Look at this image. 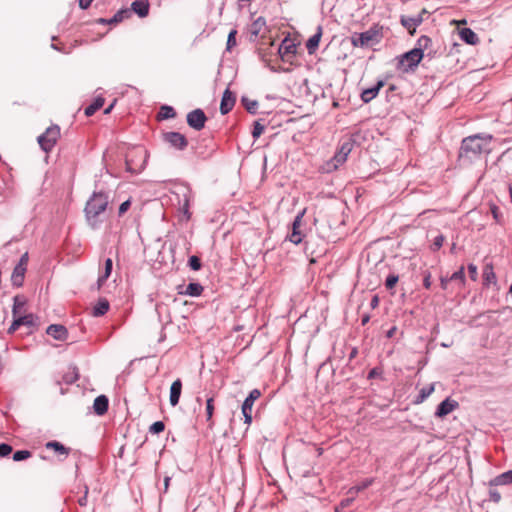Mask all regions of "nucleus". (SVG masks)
<instances>
[{
  "label": "nucleus",
  "instance_id": "42",
  "mask_svg": "<svg viewBox=\"0 0 512 512\" xmlns=\"http://www.w3.org/2000/svg\"><path fill=\"white\" fill-rule=\"evenodd\" d=\"M464 279H465V276H464V267H460L459 270H457L456 272H454L451 276H450V280L451 281H459L460 284H463L464 283Z\"/></svg>",
  "mask_w": 512,
  "mask_h": 512
},
{
  "label": "nucleus",
  "instance_id": "37",
  "mask_svg": "<svg viewBox=\"0 0 512 512\" xmlns=\"http://www.w3.org/2000/svg\"><path fill=\"white\" fill-rule=\"evenodd\" d=\"M352 149H353V142L351 139H348L341 143L338 150L345 153L346 155H349L350 152L352 151Z\"/></svg>",
  "mask_w": 512,
  "mask_h": 512
},
{
  "label": "nucleus",
  "instance_id": "13",
  "mask_svg": "<svg viewBox=\"0 0 512 512\" xmlns=\"http://www.w3.org/2000/svg\"><path fill=\"white\" fill-rule=\"evenodd\" d=\"M304 213H305V210L298 213V215L294 218V221L292 223V233L289 236V240L294 244H299L302 241V234L299 230V227L301 225V221H302Z\"/></svg>",
  "mask_w": 512,
  "mask_h": 512
},
{
  "label": "nucleus",
  "instance_id": "61",
  "mask_svg": "<svg viewBox=\"0 0 512 512\" xmlns=\"http://www.w3.org/2000/svg\"><path fill=\"white\" fill-rule=\"evenodd\" d=\"M379 301H380V300H379V296H378V295H374V296L372 297L371 301H370V307H371L372 309L377 308V307H378V305H379Z\"/></svg>",
  "mask_w": 512,
  "mask_h": 512
},
{
  "label": "nucleus",
  "instance_id": "1",
  "mask_svg": "<svg viewBox=\"0 0 512 512\" xmlns=\"http://www.w3.org/2000/svg\"><path fill=\"white\" fill-rule=\"evenodd\" d=\"M492 135L487 133H478L465 137L459 150V161L462 165H469L481 160L488 155L491 150Z\"/></svg>",
  "mask_w": 512,
  "mask_h": 512
},
{
  "label": "nucleus",
  "instance_id": "22",
  "mask_svg": "<svg viewBox=\"0 0 512 512\" xmlns=\"http://www.w3.org/2000/svg\"><path fill=\"white\" fill-rule=\"evenodd\" d=\"M112 268H113V262H112V259L110 258H107L105 260V267H104V272L99 275L98 277V280H97V289L99 290L103 284L105 283V281L109 278V276L111 275V272H112Z\"/></svg>",
  "mask_w": 512,
  "mask_h": 512
},
{
  "label": "nucleus",
  "instance_id": "53",
  "mask_svg": "<svg viewBox=\"0 0 512 512\" xmlns=\"http://www.w3.org/2000/svg\"><path fill=\"white\" fill-rule=\"evenodd\" d=\"M131 206L130 200H126L119 206V215L124 214Z\"/></svg>",
  "mask_w": 512,
  "mask_h": 512
},
{
  "label": "nucleus",
  "instance_id": "23",
  "mask_svg": "<svg viewBox=\"0 0 512 512\" xmlns=\"http://www.w3.org/2000/svg\"><path fill=\"white\" fill-rule=\"evenodd\" d=\"M203 292V286L196 282H191L186 286V289L182 294L192 296V297H198Z\"/></svg>",
  "mask_w": 512,
  "mask_h": 512
},
{
  "label": "nucleus",
  "instance_id": "36",
  "mask_svg": "<svg viewBox=\"0 0 512 512\" xmlns=\"http://www.w3.org/2000/svg\"><path fill=\"white\" fill-rule=\"evenodd\" d=\"M31 456V452L28 450H18L13 454V460L16 462L28 459Z\"/></svg>",
  "mask_w": 512,
  "mask_h": 512
},
{
  "label": "nucleus",
  "instance_id": "51",
  "mask_svg": "<svg viewBox=\"0 0 512 512\" xmlns=\"http://www.w3.org/2000/svg\"><path fill=\"white\" fill-rule=\"evenodd\" d=\"M11 281L14 286L20 287L23 284L24 276L22 275H11Z\"/></svg>",
  "mask_w": 512,
  "mask_h": 512
},
{
  "label": "nucleus",
  "instance_id": "64",
  "mask_svg": "<svg viewBox=\"0 0 512 512\" xmlns=\"http://www.w3.org/2000/svg\"><path fill=\"white\" fill-rule=\"evenodd\" d=\"M396 330L397 328L395 326L391 327L387 332H386V337L387 338H392L395 333H396Z\"/></svg>",
  "mask_w": 512,
  "mask_h": 512
},
{
  "label": "nucleus",
  "instance_id": "18",
  "mask_svg": "<svg viewBox=\"0 0 512 512\" xmlns=\"http://www.w3.org/2000/svg\"><path fill=\"white\" fill-rule=\"evenodd\" d=\"M423 19L421 16L417 17H401V24L409 31L412 35L415 33L416 28L422 23Z\"/></svg>",
  "mask_w": 512,
  "mask_h": 512
},
{
  "label": "nucleus",
  "instance_id": "29",
  "mask_svg": "<svg viewBox=\"0 0 512 512\" xmlns=\"http://www.w3.org/2000/svg\"><path fill=\"white\" fill-rule=\"evenodd\" d=\"M435 390L434 384H430L420 389L415 403L419 404L424 402Z\"/></svg>",
  "mask_w": 512,
  "mask_h": 512
},
{
  "label": "nucleus",
  "instance_id": "60",
  "mask_svg": "<svg viewBox=\"0 0 512 512\" xmlns=\"http://www.w3.org/2000/svg\"><path fill=\"white\" fill-rule=\"evenodd\" d=\"M28 259H29L28 253H27V252H25V253L20 257V260H19V262H18V265H22V266H24V267H27Z\"/></svg>",
  "mask_w": 512,
  "mask_h": 512
},
{
  "label": "nucleus",
  "instance_id": "62",
  "mask_svg": "<svg viewBox=\"0 0 512 512\" xmlns=\"http://www.w3.org/2000/svg\"><path fill=\"white\" fill-rule=\"evenodd\" d=\"M20 305H22V303H21V302H19L18 297H15V298H14L13 309H12V313H13V315H14V316L17 314V309H18V307H19Z\"/></svg>",
  "mask_w": 512,
  "mask_h": 512
},
{
  "label": "nucleus",
  "instance_id": "34",
  "mask_svg": "<svg viewBox=\"0 0 512 512\" xmlns=\"http://www.w3.org/2000/svg\"><path fill=\"white\" fill-rule=\"evenodd\" d=\"M46 448L53 449L55 452L59 454L68 455L69 449L66 448L63 444L58 441H50L46 444Z\"/></svg>",
  "mask_w": 512,
  "mask_h": 512
},
{
  "label": "nucleus",
  "instance_id": "58",
  "mask_svg": "<svg viewBox=\"0 0 512 512\" xmlns=\"http://www.w3.org/2000/svg\"><path fill=\"white\" fill-rule=\"evenodd\" d=\"M431 275L430 273H427L423 279V286L426 288V289H430L431 288Z\"/></svg>",
  "mask_w": 512,
  "mask_h": 512
},
{
  "label": "nucleus",
  "instance_id": "47",
  "mask_svg": "<svg viewBox=\"0 0 512 512\" xmlns=\"http://www.w3.org/2000/svg\"><path fill=\"white\" fill-rule=\"evenodd\" d=\"M12 452V446L7 443L0 444V457L8 456Z\"/></svg>",
  "mask_w": 512,
  "mask_h": 512
},
{
  "label": "nucleus",
  "instance_id": "5",
  "mask_svg": "<svg viewBox=\"0 0 512 512\" xmlns=\"http://www.w3.org/2000/svg\"><path fill=\"white\" fill-rule=\"evenodd\" d=\"M379 31L375 28H370L362 33H354L351 36V43L354 47H367L374 42H378L377 36Z\"/></svg>",
  "mask_w": 512,
  "mask_h": 512
},
{
  "label": "nucleus",
  "instance_id": "14",
  "mask_svg": "<svg viewBox=\"0 0 512 512\" xmlns=\"http://www.w3.org/2000/svg\"><path fill=\"white\" fill-rule=\"evenodd\" d=\"M46 333L56 340L64 341L68 336V331L65 326L60 324H51L48 326Z\"/></svg>",
  "mask_w": 512,
  "mask_h": 512
},
{
  "label": "nucleus",
  "instance_id": "20",
  "mask_svg": "<svg viewBox=\"0 0 512 512\" xmlns=\"http://www.w3.org/2000/svg\"><path fill=\"white\" fill-rule=\"evenodd\" d=\"M321 36H322V27L318 26L317 32L314 35H312L306 43V48H307L309 54H313L316 51V49L319 46Z\"/></svg>",
  "mask_w": 512,
  "mask_h": 512
},
{
  "label": "nucleus",
  "instance_id": "41",
  "mask_svg": "<svg viewBox=\"0 0 512 512\" xmlns=\"http://www.w3.org/2000/svg\"><path fill=\"white\" fill-rule=\"evenodd\" d=\"M483 276L485 284L491 283L495 279V274L492 270V267L486 266L484 269Z\"/></svg>",
  "mask_w": 512,
  "mask_h": 512
},
{
  "label": "nucleus",
  "instance_id": "10",
  "mask_svg": "<svg viewBox=\"0 0 512 512\" xmlns=\"http://www.w3.org/2000/svg\"><path fill=\"white\" fill-rule=\"evenodd\" d=\"M348 155L338 150L335 155L328 160L322 167L323 172L331 173L338 169L343 163L346 162Z\"/></svg>",
  "mask_w": 512,
  "mask_h": 512
},
{
  "label": "nucleus",
  "instance_id": "55",
  "mask_svg": "<svg viewBox=\"0 0 512 512\" xmlns=\"http://www.w3.org/2000/svg\"><path fill=\"white\" fill-rule=\"evenodd\" d=\"M490 499L494 502H498L501 499L500 493L495 489H490Z\"/></svg>",
  "mask_w": 512,
  "mask_h": 512
},
{
  "label": "nucleus",
  "instance_id": "17",
  "mask_svg": "<svg viewBox=\"0 0 512 512\" xmlns=\"http://www.w3.org/2000/svg\"><path fill=\"white\" fill-rule=\"evenodd\" d=\"M108 406H109L108 398L105 395H99L94 400L93 410H94L95 414L102 416L107 412Z\"/></svg>",
  "mask_w": 512,
  "mask_h": 512
},
{
  "label": "nucleus",
  "instance_id": "46",
  "mask_svg": "<svg viewBox=\"0 0 512 512\" xmlns=\"http://www.w3.org/2000/svg\"><path fill=\"white\" fill-rule=\"evenodd\" d=\"M214 412L213 398H208L206 401V415L207 421L211 420Z\"/></svg>",
  "mask_w": 512,
  "mask_h": 512
},
{
  "label": "nucleus",
  "instance_id": "35",
  "mask_svg": "<svg viewBox=\"0 0 512 512\" xmlns=\"http://www.w3.org/2000/svg\"><path fill=\"white\" fill-rule=\"evenodd\" d=\"M176 116V112L172 106L163 105L160 108L159 117L161 119H171Z\"/></svg>",
  "mask_w": 512,
  "mask_h": 512
},
{
  "label": "nucleus",
  "instance_id": "11",
  "mask_svg": "<svg viewBox=\"0 0 512 512\" xmlns=\"http://www.w3.org/2000/svg\"><path fill=\"white\" fill-rule=\"evenodd\" d=\"M458 406L459 404L456 400L447 397L437 406L435 416L438 418H443L458 408Z\"/></svg>",
  "mask_w": 512,
  "mask_h": 512
},
{
  "label": "nucleus",
  "instance_id": "28",
  "mask_svg": "<svg viewBox=\"0 0 512 512\" xmlns=\"http://www.w3.org/2000/svg\"><path fill=\"white\" fill-rule=\"evenodd\" d=\"M512 483V470H508L501 475L496 476L490 481V485L509 484Z\"/></svg>",
  "mask_w": 512,
  "mask_h": 512
},
{
  "label": "nucleus",
  "instance_id": "30",
  "mask_svg": "<svg viewBox=\"0 0 512 512\" xmlns=\"http://www.w3.org/2000/svg\"><path fill=\"white\" fill-rule=\"evenodd\" d=\"M279 53L283 58L288 54H295L296 45L285 39L279 47Z\"/></svg>",
  "mask_w": 512,
  "mask_h": 512
},
{
  "label": "nucleus",
  "instance_id": "19",
  "mask_svg": "<svg viewBox=\"0 0 512 512\" xmlns=\"http://www.w3.org/2000/svg\"><path fill=\"white\" fill-rule=\"evenodd\" d=\"M182 391V382L180 379H176L170 387L169 401L172 406H176L179 403V399Z\"/></svg>",
  "mask_w": 512,
  "mask_h": 512
},
{
  "label": "nucleus",
  "instance_id": "40",
  "mask_svg": "<svg viewBox=\"0 0 512 512\" xmlns=\"http://www.w3.org/2000/svg\"><path fill=\"white\" fill-rule=\"evenodd\" d=\"M164 429L165 424L162 421H156L150 426L149 431L153 434H159L163 432Z\"/></svg>",
  "mask_w": 512,
  "mask_h": 512
},
{
  "label": "nucleus",
  "instance_id": "8",
  "mask_svg": "<svg viewBox=\"0 0 512 512\" xmlns=\"http://www.w3.org/2000/svg\"><path fill=\"white\" fill-rule=\"evenodd\" d=\"M186 120L192 129L200 131L205 127L207 117L202 109L197 108L187 114Z\"/></svg>",
  "mask_w": 512,
  "mask_h": 512
},
{
  "label": "nucleus",
  "instance_id": "16",
  "mask_svg": "<svg viewBox=\"0 0 512 512\" xmlns=\"http://www.w3.org/2000/svg\"><path fill=\"white\" fill-rule=\"evenodd\" d=\"M383 86H384V82L383 81H378L373 87L364 89L362 91V93H361V100L364 103L370 102L371 100H373L378 95L379 90Z\"/></svg>",
  "mask_w": 512,
  "mask_h": 512
},
{
  "label": "nucleus",
  "instance_id": "33",
  "mask_svg": "<svg viewBox=\"0 0 512 512\" xmlns=\"http://www.w3.org/2000/svg\"><path fill=\"white\" fill-rule=\"evenodd\" d=\"M241 102H242L243 106L245 107V109L250 114L254 115V114L257 113L258 102L256 100H251V99H249L247 97H242Z\"/></svg>",
  "mask_w": 512,
  "mask_h": 512
},
{
  "label": "nucleus",
  "instance_id": "39",
  "mask_svg": "<svg viewBox=\"0 0 512 512\" xmlns=\"http://www.w3.org/2000/svg\"><path fill=\"white\" fill-rule=\"evenodd\" d=\"M263 131H264V125H262L260 123V121H255L254 125H253V130H252V137L254 139L259 138L260 135L263 133Z\"/></svg>",
  "mask_w": 512,
  "mask_h": 512
},
{
  "label": "nucleus",
  "instance_id": "54",
  "mask_svg": "<svg viewBox=\"0 0 512 512\" xmlns=\"http://www.w3.org/2000/svg\"><path fill=\"white\" fill-rule=\"evenodd\" d=\"M26 270H27V268H26V267H24V266H22V265H18V264H17V265L15 266V268H14V270H13L12 274H14V275H22V276H24V275H25Z\"/></svg>",
  "mask_w": 512,
  "mask_h": 512
},
{
  "label": "nucleus",
  "instance_id": "2",
  "mask_svg": "<svg viewBox=\"0 0 512 512\" xmlns=\"http://www.w3.org/2000/svg\"><path fill=\"white\" fill-rule=\"evenodd\" d=\"M109 197L105 192H94L88 199L84 212L88 225L95 229L102 220L100 219L108 206Z\"/></svg>",
  "mask_w": 512,
  "mask_h": 512
},
{
  "label": "nucleus",
  "instance_id": "6",
  "mask_svg": "<svg viewBox=\"0 0 512 512\" xmlns=\"http://www.w3.org/2000/svg\"><path fill=\"white\" fill-rule=\"evenodd\" d=\"M180 191L177 193L178 196V205L179 211L183 214V217L186 221L191 218V213L189 211L190 201L192 199V192L188 186H182L179 189Z\"/></svg>",
  "mask_w": 512,
  "mask_h": 512
},
{
  "label": "nucleus",
  "instance_id": "44",
  "mask_svg": "<svg viewBox=\"0 0 512 512\" xmlns=\"http://www.w3.org/2000/svg\"><path fill=\"white\" fill-rule=\"evenodd\" d=\"M354 501V498H345L335 506V512H341L343 509L349 507Z\"/></svg>",
  "mask_w": 512,
  "mask_h": 512
},
{
  "label": "nucleus",
  "instance_id": "15",
  "mask_svg": "<svg viewBox=\"0 0 512 512\" xmlns=\"http://www.w3.org/2000/svg\"><path fill=\"white\" fill-rule=\"evenodd\" d=\"M150 4L148 0H135L131 4V13L134 12L140 18H144L149 14Z\"/></svg>",
  "mask_w": 512,
  "mask_h": 512
},
{
  "label": "nucleus",
  "instance_id": "26",
  "mask_svg": "<svg viewBox=\"0 0 512 512\" xmlns=\"http://www.w3.org/2000/svg\"><path fill=\"white\" fill-rule=\"evenodd\" d=\"M109 310V302L102 298L93 308V316L100 317L107 313Z\"/></svg>",
  "mask_w": 512,
  "mask_h": 512
},
{
  "label": "nucleus",
  "instance_id": "57",
  "mask_svg": "<svg viewBox=\"0 0 512 512\" xmlns=\"http://www.w3.org/2000/svg\"><path fill=\"white\" fill-rule=\"evenodd\" d=\"M87 494H88V487L85 486L84 495L78 499V503L80 506H86L87 505Z\"/></svg>",
  "mask_w": 512,
  "mask_h": 512
},
{
  "label": "nucleus",
  "instance_id": "24",
  "mask_svg": "<svg viewBox=\"0 0 512 512\" xmlns=\"http://www.w3.org/2000/svg\"><path fill=\"white\" fill-rule=\"evenodd\" d=\"M140 154H142L145 159L143 161L142 164H140L139 166H135L133 161L131 159H129L128 157H126V160H125V164H126V170L128 172H131V173H139L143 168H144V165H145V162H146V156H147V153L145 150H139Z\"/></svg>",
  "mask_w": 512,
  "mask_h": 512
},
{
  "label": "nucleus",
  "instance_id": "4",
  "mask_svg": "<svg viewBox=\"0 0 512 512\" xmlns=\"http://www.w3.org/2000/svg\"><path fill=\"white\" fill-rule=\"evenodd\" d=\"M60 136V128L57 125H52L46 131L38 136V143L41 149L45 152H50L55 146L57 139Z\"/></svg>",
  "mask_w": 512,
  "mask_h": 512
},
{
  "label": "nucleus",
  "instance_id": "3",
  "mask_svg": "<svg viewBox=\"0 0 512 512\" xmlns=\"http://www.w3.org/2000/svg\"><path fill=\"white\" fill-rule=\"evenodd\" d=\"M430 44L431 39L428 36H421L417 41L418 47L411 49L399 57L398 69L403 72L414 71L424 56V49Z\"/></svg>",
  "mask_w": 512,
  "mask_h": 512
},
{
  "label": "nucleus",
  "instance_id": "9",
  "mask_svg": "<svg viewBox=\"0 0 512 512\" xmlns=\"http://www.w3.org/2000/svg\"><path fill=\"white\" fill-rule=\"evenodd\" d=\"M163 140L164 142L168 143L171 147L178 150H184L188 145L186 137L179 132L163 133Z\"/></svg>",
  "mask_w": 512,
  "mask_h": 512
},
{
  "label": "nucleus",
  "instance_id": "52",
  "mask_svg": "<svg viewBox=\"0 0 512 512\" xmlns=\"http://www.w3.org/2000/svg\"><path fill=\"white\" fill-rule=\"evenodd\" d=\"M381 375H382V369L375 367L369 371L367 378L374 379L376 377H380Z\"/></svg>",
  "mask_w": 512,
  "mask_h": 512
},
{
  "label": "nucleus",
  "instance_id": "50",
  "mask_svg": "<svg viewBox=\"0 0 512 512\" xmlns=\"http://www.w3.org/2000/svg\"><path fill=\"white\" fill-rule=\"evenodd\" d=\"M443 243H444V236L443 235L436 236L433 240L434 250H439L443 246Z\"/></svg>",
  "mask_w": 512,
  "mask_h": 512
},
{
  "label": "nucleus",
  "instance_id": "7",
  "mask_svg": "<svg viewBox=\"0 0 512 512\" xmlns=\"http://www.w3.org/2000/svg\"><path fill=\"white\" fill-rule=\"evenodd\" d=\"M261 396V392L258 389H253L250 391L249 395L244 400L241 410L244 416V422L246 424H251L252 422V407L254 402Z\"/></svg>",
  "mask_w": 512,
  "mask_h": 512
},
{
  "label": "nucleus",
  "instance_id": "32",
  "mask_svg": "<svg viewBox=\"0 0 512 512\" xmlns=\"http://www.w3.org/2000/svg\"><path fill=\"white\" fill-rule=\"evenodd\" d=\"M266 21L263 17H258L251 25L250 32L254 36H258L265 27Z\"/></svg>",
  "mask_w": 512,
  "mask_h": 512
},
{
  "label": "nucleus",
  "instance_id": "43",
  "mask_svg": "<svg viewBox=\"0 0 512 512\" xmlns=\"http://www.w3.org/2000/svg\"><path fill=\"white\" fill-rule=\"evenodd\" d=\"M188 264L189 267L194 271H197L201 268V260L197 256H191L188 260Z\"/></svg>",
  "mask_w": 512,
  "mask_h": 512
},
{
  "label": "nucleus",
  "instance_id": "49",
  "mask_svg": "<svg viewBox=\"0 0 512 512\" xmlns=\"http://www.w3.org/2000/svg\"><path fill=\"white\" fill-rule=\"evenodd\" d=\"M468 273H469V276L470 278L475 281L477 279V276H478V271H477V266L470 263L468 265Z\"/></svg>",
  "mask_w": 512,
  "mask_h": 512
},
{
  "label": "nucleus",
  "instance_id": "38",
  "mask_svg": "<svg viewBox=\"0 0 512 512\" xmlns=\"http://www.w3.org/2000/svg\"><path fill=\"white\" fill-rule=\"evenodd\" d=\"M398 280H399L398 275H396V274L388 275L385 280V287L389 290L394 288V286L397 284Z\"/></svg>",
  "mask_w": 512,
  "mask_h": 512
},
{
  "label": "nucleus",
  "instance_id": "48",
  "mask_svg": "<svg viewBox=\"0 0 512 512\" xmlns=\"http://www.w3.org/2000/svg\"><path fill=\"white\" fill-rule=\"evenodd\" d=\"M77 379H78V373L76 371V368H73L72 373H68L64 376V381L69 384L74 383Z\"/></svg>",
  "mask_w": 512,
  "mask_h": 512
},
{
  "label": "nucleus",
  "instance_id": "59",
  "mask_svg": "<svg viewBox=\"0 0 512 512\" xmlns=\"http://www.w3.org/2000/svg\"><path fill=\"white\" fill-rule=\"evenodd\" d=\"M93 0H79V7L86 10L90 7Z\"/></svg>",
  "mask_w": 512,
  "mask_h": 512
},
{
  "label": "nucleus",
  "instance_id": "31",
  "mask_svg": "<svg viewBox=\"0 0 512 512\" xmlns=\"http://www.w3.org/2000/svg\"><path fill=\"white\" fill-rule=\"evenodd\" d=\"M17 319L20 323V326H27V327H32V328L37 326L38 317H36L33 314H27L24 316H20Z\"/></svg>",
  "mask_w": 512,
  "mask_h": 512
},
{
  "label": "nucleus",
  "instance_id": "27",
  "mask_svg": "<svg viewBox=\"0 0 512 512\" xmlns=\"http://www.w3.org/2000/svg\"><path fill=\"white\" fill-rule=\"evenodd\" d=\"M104 104V98L98 96L94 101L85 108V115L92 116L97 110H99Z\"/></svg>",
  "mask_w": 512,
  "mask_h": 512
},
{
  "label": "nucleus",
  "instance_id": "45",
  "mask_svg": "<svg viewBox=\"0 0 512 512\" xmlns=\"http://www.w3.org/2000/svg\"><path fill=\"white\" fill-rule=\"evenodd\" d=\"M236 35L237 31L235 29L231 30L228 34L227 38V50H230L232 47L236 45Z\"/></svg>",
  "mask_w": 512,
  "mask_h": 512
},
{
  "label": "nucleus",
  "instance_id": "56",
  "mask_svg": "<svg viewBox=\"0 0 512 512\" xmlns=\"http://www.w3.org/2000/svg\"><path fill=\"white\" fill-rule=\"evenodd\" d=\"M20 327V323L18 321V319H14V321L12 322V324L10 325V327L8 328V333L9 334H13L18 328Z\"/></svg>",
  "mask_w": 512,
  "mask_h": 512
},
{
  "label": "nucleus",
  "instance_id": "63",
  "mask_svg": "<svg viewBox=\"0 0 512 512\" xmlns=\"http://www.w3.org/2000/svg\"><path fill=\"white\" fill-rule=\"evenodd\" d=\"M450 277L449 278H446V277H441L440 279V282H441V288L446 290L448 288V283L450 282Z\"/></svg>",
  "mask_w": 512,
  "mask_h": 512
},
{
  "label": "nucleus",
  "instance_id": "25",
  "mask_svg": "<svg viewBox=\"0 0 512 512\" xmlns=\"http://www.w3.org/2000/svg\"><path fill=\"white\" fill-rule=\"evenodd\" d=\"M131 16V10L128 8H122L117 11L112 18H109V25L118 24L122 22L124 19L129 18Z\"/></svg>",
  "mask_w": 512,
  "mask_h": 512
},
{
  "label": "nucleus",
  "instance_id": "21",
  "mask_svg": "<svg viewBox=\"0 0 512 512\" xmlns=\"http://www.w3.org/2000/svg\"><path fill=\"white\" fill-rule=\"evenodd\" d=\"M459 35L462 41L470 45H475L479 40L477 34L470 28L461 29Z\"/></svg>",
  "mask_w": 512,
  "mask_h": 512
},
{
  "label": "nucleus",
  "instance_id": "12",
  "mask_svg": "<svg viewBox=\"0 0 512 512\" xmlns=\"http://www.w3.org/2000/svg\"><path fill=\"white\" fill-rule=\"evenodd\" d=\"M235 96L233 93L226 89L222 95L221 103H220V112L222 115L228 114L235 105Z\"/></svg>",
  "mask_w": 512,
  "mask_h": 512
}]
</instances>
